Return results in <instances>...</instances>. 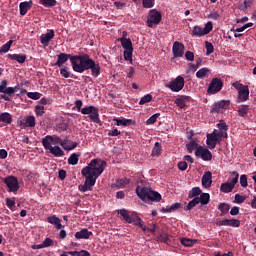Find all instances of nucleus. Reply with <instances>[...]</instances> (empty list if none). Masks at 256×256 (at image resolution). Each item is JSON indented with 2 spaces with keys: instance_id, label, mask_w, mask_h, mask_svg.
Wrapping results in <instances>:
<instances>
[{
  "instance_id": "obj_1",
  "label": "nucleus",
  "mask_w": 256,
  "mask_h": 256,
  "mask_svg": "<svg viewBox=\"0 0 256 256\" xmlns=\"http://www.w3.org/2000/svg\"><path fill=\"white\" fill-rule=\"evenodd\" d=\"M68 60L70 61L72 70L74 72L81 74L90 70L91 75L94 78H98V76L101 74L100 64L91 59L88 54L73 56L72 54L68 53H59L57 56V61L55 62V66L63 67V65L68 62Z\"/></svg>"
},
{
  "instance_id": "obj_2",
  "label": "nucleus",
  "mask_w": 256,
  "mask_h": 256,
  "mask_svg": "<svg viewBox=\"0 0 256 256\" xmlns=\"http://www.w3.org/2000/svg\"><path fill=\"white\" fill-rule=\"evenodd\" d=\"M83 105V102L81 100L75 101V107L77 108L78 112H81L83 115H89V119L91 122L100 124V114H99V108L95 106H86L84 108H81Z\"/></svg>"
},
{
  "instance_id": "obj_3",
  "label": "nucleus",
  "mask_w": 256,
  "mask_h": 256,
  "mask_svg": "<svg viewBox=\"0 0 256 256\" xmlns=\"http://www.w3.org/2000/svg\"><path fill=\"white\" fill-rule=\"evenodd\" d=\"M118 215H120L127 224H133L134 226H138L141 228L143 232H146V227L143 224V221L136 212H129L126 210V208H122L121 210H118Z\"/></svg>"
},
{
  "instance_id": "obj_4",
  "label": "nucleus",
  "mask_w": 256,
  "mask_h": 256,
  "mask_svg": "<svg viewBox=\"0 0 256 256\" xmlns=\"http://www.w3.org/2000/svg\"><path fill=\"white\" fill-rule=\"evenodd\" d=\"M135 191L142 201L150 200L152 202H160L162 200V196L159 194V192L153 191L150 188H141L140 186H137Z\"/></svg>"
},
{
  "instance_id": "obj_5",
  "label": "nucleus",
  "mask_w": 256,
  "mask_h": 256,
  "mask_svg": "<svg viewBox=\"0 0 256 256\" xmlns=\"http://www.w3.org/2000/svg\"><path fill=\"white\" fill-rule=\"evenodd\" d=\"M232 87L238 91V97L236 99L237 104L245 103L250 98V89L248 85H243L239 82L232 83Z\"/></svg>"
},
{
  "instance_id": "obj_6",
  "label": "nucleus",
  "mask_w": 256,
  "mask_h": 256,
  "mask_svg": "<svg viewBox=\"0 0 256 256\" xmlns=\"http://www.w3.org/2000/svg\"><path fill=\"white\" fill-rule=\"evenodd\" d=\"M106 167L107 162L99 158L90 160L89 164L86 166V168H88L90 172H93L96 177H100Z\"/></svg>"
},
{
  "instance_id": "obj_7",
  "label": "nucleus",
  "mask_w": 256,
  "mask_h": 256,
  "mask_svg": "<svg viewBox=\"0 0 256 256\" xmlns=\"http://www.w3.org/2000/svg\"><path fill=\"white\" fill-rule=\"evenodd\" d=\"M213 30V22L208 21L204 28H201L200 26H195L192 30L193 37L201 38L204 37V35H208Z\"/></svg>"
},
{
  "instance_id": "obj_8",
  "label": "nucleus",
  "mask_w": 256,
  "mask_h": 256,
  "mask_svg": "<svg viewBox=\"0 0 256 256\" xmlns=\"http://www.w3.org/2000/svg\"><path fill=\"white\" fill-rule=\"evenodd\" d=\"M162 21V14L161 12L157 11L156 9L149 10V16L147 19V26L150 29H153L154 25H159Z\"/></svg>"
},
{
  "instance_id": "obj_9",
  "label": "nucleus",
  "mask_w": 256,
  "mask_h": 256,
  "mask_svg": "<svg viewBox=\"0 0 256 256\" xmlns=\"http://www.w3.org/2000/svg\"><path fill=\"white\" fill-rule=\"evenodd\" d=\"M223 89V81L221 78L215 77L212 78L207 92L209 93V95H215V93L220 92Z\"/></svg>"
},
{
  "instance_id": "obj_10",
  "label": "nucleus",
  "mask_w": 256,
  "mask_h": 256,
  "mask_svg": "<svg viewBox=\"0 0 256 256\" xmlns=\"http://www.w3.org/2000/svg\"><path fill=\"white\" fill-rule=\"evenodd\" d=\"M81 173L82 176L85 178L86 185L89 186L92 190V187L95 186L98 176H96L93 172L89 170V168L86 167L82 169Z\"/></svg>"
},
{
  "instance_id": "obj_11",
  "label": "nucleus",
  "mask_w": 256,
  "mask_h": 256,
  "mask_svg": "<svg viewBox=\"0 0 256 256\" xmlns=\"http://www.w3.org/2000/svg\"><path fill=\"white\" fill-rule=\"evenodd\" d=\"M185 86V79L182 76L176 77L174 81L170 82L166 85L167 88H169L173 92H179L181 91Z\"/></svg>"
},
{
  "instance_id": "obj_12",
  "label": "nucleus",
  "mask_w": 256,
  "mask_h": 256,
  "mask_svg": "<svg viewBox=\"0 0 256 256\" xmlns=\"http://www.w3.org/2000/svg\"><path fill=\"white\" fill-rule=\"evenodd\" d=\"M4 183L6 184L8 191L12 193H17L18 189L20 188L16 176L13 175L7 176L4 179Z\"/></svg>"
},
{
  "instance_id": "obj_13",
  "label": "nucleus",
  "mask_w": 256,
  "mask_h": 256,
  "mask_svg": "<svg viewBox=\"0 0 256 256\" xmlns=\"http://www.w3.org/2000/svg\"><path fill=\"white\" fill-rule=\"evenodd\" d=\"M195 155L196 157H200L203 161H211L213 159L212 152L202 146L196 148Z\"/></svg>"
},
{
  "instance_id": "obj_14",
  "label": "nucleus",
  "mask_w": 256,
  "mask_h": 256,
  "mask_svg": "<svg viewBox=\"0 0 256 256\" xmlns=\"http://www.w3.org/2000/svg\"><path fill=\"white\" fill-rule=\"evenodd\" d=\"M43 147H49L53 145H58L61 143V138L57 135H47L41 141Z\"/></svg>"
},
{
  "instance_id": "obj_15",
  "label": "nucleus",
  "mask_w": 256,
  "mask_h": 256,
  "mask_svg": "<svg viewBox=\"0 0 256 256\" xmlns=\"http://www.w3.org/2000/svg\"><path fill=\"white\" fill-rule=\"evenodd\" d=\"M216 225L218 227L229 226V227L238 228L240 227L241 222L240 220H237V219H224V220L217 219Z\"/></svg>"
},
{
  "instance_id": "obj_16",
  "label": "nucleus",
  "mask_w": 256,
  "mask_h": 256,
  "mask_svg": "<svg viewBox=\"0 0 256 256\" xmlns=\"http://www.w3.org/2000/svg\"><path fill=\"white\" fill-rule=\"evenodd\" d=\"M55 32L53 29H49L46 34H42L40 36V43L44 47H48L50 45V42L54 39Z\"/></svg>"
},
{
  "instance_id": "obj_17",
  "label": "nucleus",
  "mask_w": 256,
  "mask_h": 256,
  "mask_svg": "<svg viewBox=\"0 0 256 256\" xmlns=\"http://www.w3.org/2000/svg\"><path fill=\"white\" fill-rule=\"evenodd\" d=\"M184 51H185V45L183 43L176 41L173 44L172 52H173L174 57H176V58L183 57Z\"/></svg>"
},
{
  "instance_id": "obj_18",
  "label": "nucleus",
  "mask_w": 256,
  "mask_h": 256,
  "mask_svg": "<svg viewBox=\"0 0 256 256\" xmlns=\"http://www.w3.org/2000/svg\"><path fill=\"white\" fill-rule=\"evenodd\" d=\"M207 139H206V144L210 149H214L216 147L217 144H221V141L223 139H219L217 136L212 135L211 133H208L206 135Z\"/></svg>"
},
{
  "instance_id": "obj_19",
  "label": "nucleus",
  "mask_w": 256,
  "mask_h": 256,
  "mask_svg": "<svg viewBox=\"0 0 256 256\" xmlns=\"http://www.w3.org/2000/svg\"><path fill=\"white\" fill-rule=\"evenodd\" d=\"M8 86V81L7 79H3L2 82L0 83V92L4 93L0 95L1 99H4L6 101H11V99L9 98V87Z\"/></svg>"
},
{
  "instance_id": "obj_20",
  "label": "nucleus",
  "mask_w": 256,
  "mask_h": 256,
  "mask_svg": "<svg viewBox=\"0 0 256 256\" xmlns=\"http://www.w3.org/2000/svg\"><path fill=\"white\" fill-rule=\"evenodd\" d=\"M230 106V101L229 100H222L211 108V113H219L221 112V109H227Z\"/></svg>"
},
{
  "instance_id": "obj_21",
  "label": "nucleus",
  "mask_w": 256,
  "mask_h": 256,
  "mask_svg": "<svg viewBox=\"0 0 256 256\" xmlns=\"http://www.w3.org/2000/svg\"><path fill=\"white\" fill-rule=\"evenodd\" d=\"M93 235L92 231H89L87 228L77 231L75 237L77 240H88L90 236Z\"/></svg>"
},
{
  "instance_id": "obj_22",
  "label": "nucleus",
  "mask_w": 256,
  "mask_h": 256,
  "mask_svg": "<svg viewBox=\"0 0 256 256\" xmlns=\"http://www.w3.org/2000/svg\"><path fill=\"white\" fill-rule=\"evenodd\" d=\"M212 172H205L202 177V186L204 188H210L212 186Z\"/></svg>"
},
{
  "instance_id": "obj_23",
  "label": "nucleus",
  "mask_w": 256,
  "mask_h": 256,
  "mask_svg": "<svg viewBox=\"0 0 256 256\" xmlns=\"http://www.w3.org/2000/svg\"><path fill=\"white\" fill-rule=\"evenodd\" d=\"M47 221L49 224L53 225L57 230L63 228L61 220L57 215L48 216Z\"/></svg>"
},
{
  "instance_id": "obj_24",
  "label": "nucleus",
  "mask_w": 256,
  "mask_h": 256,
  "mask_svg": "<svg viewBox=\"0 0 256 256\" xmlns=\"http://www.w3.org/2000/svg\"><path fill=\"white\" fill-rule=\"evenodd\" d=\"M33 2L30 1H25L20 3V15L25 16L28 11L32 8Z\"/></svg>"
},
{
  "instance_id": "obj_25",
  "label": "nucleus",
  "mask_w": 256,
  "mask_h": 256,
  "mask_svg": "<svg viewBox=\"0 0 256 256\" xmlns=\"http://www.w3.org/2000/svg\"><path fill=\"white\" fill-rule=\"evenodd\" d=\"M217 128L220 132L223 133L222 137L223 138H228V129H229V126L227 125L226 121L221 119L219 120V123L217 124Z\"/></svg>"
},
{
  "instance_id": "obj_26",
  "label": "nucleus",
  "mask_w": 256,
  "mask_h": 256,
  "mask_svg": "<svg viewBox=\"0 0 256 256\" xmlns=\"http://www.w3.org/2000/svg\"><path fill=\"white\" fill-rule=\"evenodd\" d=\"M191 100V96H187V95H182L179 98H177L175 100V104L176 106H178L179 108H185L187 106V101Z\"/></svg>"
},
{
  "instance_id": "obj_27",
  "label": "nucleus",
  "mask_w": 256,
  "mask_h": 256,
  "mask_svg": "<svg viewBox=\"0 0 256 256\" xmlns=\"http://www.w3.org/2000/svg\"><path fill=\"white\" fill-rule=\"evenodd\" d=\"M44 148L48 149L49 153H51L55 157H62L65 155V152L59 146H55V147L49 146Z\"/></svg>"
},
{
  "instance_id": "obj_28",
  "label": "nucleus",
  "mask_w": 256,
  "mask_h": 256,
  "mask_svg": "<svg viewBox=\"0 0 256 256\" xmlns=\"http://www.w3.org/2000/svg\"><path fill=\"white\" fill-rule=\"evenodd\" d=\"M8 58L12 61H16L19 64H24L26 62V54H8Z\"/></svg>"
},
{
  "instance_id": "obj_29",
  "label": "nucleus",
  "mask_w": 256,
  "mask_h": 256,
  "mask_svg": "<svg viewBox=\"0 0 256 256\" xmlns=\"http://www.w3.org/2000/svg\"><path fill=\"white\" fill-rule=\"evenodd\" d=\"M250 106H249V104H242V106L238 109V115L240 116V117H247L248 116V114H249V111H250Z\"/></svg>"
},
{
  "instance_id": "obj_30",
  "label": "nucleus",
  "mask_w": 256,
  "mask_h": 256,
  "mask_svg": "<svg viewBox=\"0 0 256 256\" xmlns=\"http://www.w3.org/2000/svg\"><path fill=\"white\" fill-rule=\"evenodd\" d=\"M13 121L12 115L9 112H1L0 114V122L5 124H11Z\"/></svg>"
},
{
  "instance_id": "obj_31",
  "label": "nucleus",
  "mask_w": 256,
  "mask_h": 256,
  "mask_svg": "<svg viewBox=\"0 0 256 256\" xmlns=\"http://www.w3.org/2000/svg\"><path fill=\"white\" fill-rule=\"evenodd\" d=\"M121 46L125 50H129L133 48L131 38H120Z\"/></svg>"
},
{
  "instance_id": "obj_32",
  "label": "nucleus",
  "mask_w": 256,
  "mask_h": 256,
  "mask_svg": "<svg viewBox=\"0 0 256 256\" xmlns=\"http://www.w3.org/2000/svg\"><path fill=\"white\" fill-rule=\"evenodd\" d=\"M171 237L170 235L166 234L165 231H162L159 236H158V241L165 243V244H170L171 243Z\"/></svg>"
},
{
  "instance_id": "obj_33",
  "label": "nucleus",
  "mask_w": 256,
  "mask_h": 256,
  "mask_svg": "<svg viewBox=\"0 0 256 256\" xmlns=\"http://www.w3.org/2000/svg\"><path fill=\"white\" fill-rule=\"evenodd\" d=\"M210 202V195L207 192L200 193V197H198V203H201L202 205H208Z\"/></svg>"
},
{
  "instance_id": "obj_34",
  "label": "nucleus",
  "mask_w": 256,
  "mask_h": 256,
  "mask_svg": "<svg viewBox=\"0 0 256 256\" xmlns=\"http://www.w3.org/2000/svg\"><path fill=\"white\" fill-rule=\"evenodd\" d=\"M128 184V179H118L115 183L112 184V188H124Z\"/></svg>"
},
{
  "instance_id": "obj_35",
  "label": "nucleus",
  "mask_w": 256,
  "mask_h": 256,
  "mask_svg": "<svg viewBox=\"0 0 256 256\" xmlns=\"http://www.w3.org/2000/svg\"><path fill=\"white\" fill-rule=\"evenodd\" d=\"M218 210L221 212L220 216L223 217L224 215H226L229 212L230 206L227 203H220L218 205Z\"/></svg>"
},
{
  "instance_id": "obj_36",
  "label": "nucleus",
  "mask_w": 256,
  "mask_h": 256,
  "mask_svg": "<svg viewBox=\"0 0 256 256\" xmlns=\"http://www.w3.org/2000/svg\"><path fill=\"white\" fill-rule=\"evenodd\" d=\"M80 157H81V154H76V152H74L72 155L69 156V159H68L69 165H77L79 163Z\"/></svg>"
},
{
  "instance_id": "obj_37",
  "label": "nucleus",
  "mask_w": 256,
  "mask_h": 256,
  "mask_svg": "<svg viewBox=\"0 0 256 256\" xmlns=\"http://www.w3.org/2000/svg\"><path fill=\"white\" fill-rule=\"evenodd\" d=\"M179 208H181V204L176 203V204L171 205L170 207H166V208L162 207L161 211H162V213H170V212L178 210Z\"/></svg>"
},
{
  "instance_id": "obj_38",
  "label": "nucleus",
  "mask_w": 256,
  "mask_h": 256,
  "mask_svg": "<svg viewBox=\"0 0 256 256\" xmlns=\"http://www.w3.org/2000/svg\"><path fill=\"white\" fill-rule=\"evenodd\" d=\"M220 191L222 193H231L233 191V186H231L230 182L222 183L220 186Z\"/></svg>"
},
{
  "instance_id": "obj_39",
  "label": "nucleus",
  "mask_w": 256,
  "mask_h": 256,
  "mask_svg": "<svg viewBox=\"0 0 256 256\" xmlns=\"http://www.w3.org/2000/svg\"><path fill=\"white\" fill-rule=\"evenodd\" d=\"M40 5L46 7V8H53L57 5L56 0H39Z\"/></svg>"
},
{
  "instance_id": "obj_40",
  "label": "nucleus",
  "mask_w": 256,
  "mask_h": 256,
  "mask_svg": "<svg viewBox=\"0 0 256 256\" xmlns=\"http://www.w3.org/2000/svg\"><path fill=\"white\" fill-rule=\"evenodd\" d=\"M197 242L196 239H187V238H182L181 239V243L184 247H188V248H191V247H194V244Z\"/></svg>"
},
{
  "instance_id": "obj_41",
  "label": "nucleus",
  "mask_w": 256,
  "mask_h": 256,
  "mask_svg": "<svg viewBox=\"0 0 256 256\" xmlns=\"http://www.w3.org/2000/svg\"><path fill=\"white\" fill-rule=\"evenodd\" d=\"M209 73V68H201L198 71H196V78L197 79H203L205 76Z\"/></svg>"
},
{
  "instance_id": "obj_42",
  "label": "nucleus",
  "mask_w": 256,
  "mask_h": 256,
  "mask_svg": "<svg viewBox=\"0 0 256 256\" xmlns=\"http://www.w3.org/2000/svg\"><path fill=\"white\" fill-rule=\"evenodd\" d=\"M199 204V197H195L192 200H190L189 204L184 208L186 211L192 210L196 205Z\"/></svg>"
},
{
  "instance_id": "obj_43",
  "label": "nucleus",
  "mask_w": 256,
  "mask_h": 256,
  "mask_svg": "<svg viewBox=\"0 0 256 256\" xmlns=\"http://www.w3.org/2000/svg\"><path fill=\"white\" fill-rule=\"evenodd\" d=\"M60 74H61L62 77L65 78V79L70 78V76H71L70 68L67 67V66H62V67L60 68Z\"/></svg>"
},
{
  "instance_id": "obj_44",
  "label": "nucleus",
  "mask_w": 256,
  "mask_h": 256,
  "mask_svg": "<svg viewBox=\"0 0 256 256\" xmlns=\"http://www.w3.org/2000/svg\"><path fill=\"white\" fill-rule=\"evenodd\" d=\"M12 44H13V41L10 40L6 44L2 45L0 48V54H7L8 51L10 50Z\"/></svg>"
},
{
  "instance_id": "obj_45",
  "label": "nucleus",
  "mask_w": 256,
  "mask_h": 256,
  "mask_svg": "<svg viewBox=\"0 0 256 256\" xmlns=\"http://www.w3.org/2000/svg\"><path fill=\"white\" fill-rule=\"evenodd\" d=\"M26 127L34 128L36 125V118L34 116L26 117Z\"/></svg>"
},
{
  "instance_id": "obj_46",
  "label": "nucleus",
  "mask_w": 256,
  "mask_h": 256,
  "mask_svg": "<svg viewBox=\"0 0 256 256\" xmlns=\"http://www.w3.org/2000/svg\"><path fill=\"white\" fill-rule=\"evenodd\" d=\"M133 48H130V49H126L124 51V58H125V61H129V62H133V59H132V56H133Z\"/></svg>"
},
{
  "instance_id": "obj_47",
  "label": "nucleus",
  "mask_w": 256,
  "mask_h": 256,
  "mask_svg": "<svg viewBox=\"0 0 256 256\" xmlns=\"http://www.w3.org/2000/svg\"><path fill=\"white\" fill-rule=\"evenodd\" d=\"M205 48H206V55L207 56L213 54L214 51H215L214 45L209 41L205 42Z\"/></svg>"
},
{
  "instance_id": "obj_48",
  "label": "nucleus",
  "mask_w": 256,
  "mask_h": 256,
  "mask_svg": "<svg viewBox=\"0 0 256 256\" xmlns=\"http://www.w3.org/2000/svg\"><path fill=\"white\" fill-rule=\"evenodd\" d=\"M186 147H187V151H188L189 153H193L195 148H196V150H197V148H198V143H197L196 141L192 140V141H190V143H188V144L186 145Z\"/></svg>"
},
{
  "instance_id": "obj_49",
  "label": "nucleus",
  "mask_w": 256,
  "mask_h": 256,
  "mask_svg": "<svg viewBox=\"0 0 256 256\" xmlns=\"http://www.w3.org/2000/svg\"><path fill=\"white\" fill-rule=\"evenodd\" d=\"M152 99L153 97L151 94H146L140 99L139 105H145L147 103H150Z\"/></svg>"
},
{
  "instance_id": "obj_50",
  "label": "nucleus",
  "mask_w": 256,
  "mask_h": 256,
  "mask_svg": "<svg viewBox=\"0 0 256 256\" xmlns=\"http://www.w3.org/2000/svg\"><path fill=\"white\" fill-rule=\"evenodd\" d=\"M232 175H233V178L230 180L229 184H231L232 188L234 189L239 180V173L232 172Z\"/></svg>"
},
{
  "instance_id": "obj_51",
  "label": "nucleus",
  "mask_w": 256,
  "mask_h": 256,
  "mask_svg": "<svg viewBox=\"0 0 256 256\" xmlns=\"http://www.w3.org/2000/svg\"><path fill=\"white\" fill-rule=\"evenodd\" d=\"M161 154V146L159 142H156L154 144L153 150H152V155L153 156H159Z\"/></svg>"
},
{
  "instance_id": "obj_52",
  "label": "nucleus",
  "mask_w": 256,
  "mask_h": 256,
  "mask_svg": "<svg viewBox=\"0 0 256 256\" xmlns=\"http://www.w3.org/2000/svg\"><path fill=\"white\" fill-rule=\"evenodd\" d=\"M155 5V0H142V6L146 9H151Z\"/></svg>"
},
{
  "instance_id": "obj_53",
  "label": "nucleus",
  "mask_w": 256,
  "mask_h": 256,
  "mask_svg": "<svg viewBox=\"0 0 256 256\" xmlns=\"http://www.w3.org/2000/svg\"><path fill=\"white\" fill-rule=\"evenodd\" d=\"M201 193H202L201 188H199V187H194V188L191 189L190 194H189V197H190V198H191V197H196V196L201 195Z\"/></svg>"
},
{
  "instance_id": "obj_54",
  "label": "nucleus",
  "mask_w": 256,
  "mask_h": 256,
  "mask_svg": "<svg viewBox=\"0 0 256 256\" xmlns=\"http://www.w3.org/2000/svg\"><path fill=\"white\" fill-rule=\"evenodd\" d=\"M27 97L33 100H39L41 97V93L39 92H27Z\"/></svg>"
},
{
  "instance_id": "obj_55",
  "label": "nucleus",
  "mask_w": 256,
  "mask_h": 256,
  "mask_svg": "<svg viewBox=\"0 0 256 256\" xmlns=\"http://www.w3.org/2000/svg\"><path fill=\"white\" fill-rule=\"evenodd\" d=\"M35 114L37 116H43L45 114V107L40 105L35 106Z\"/></svg>"
},
{
  "instance_id": "obj_56",
  "label": "nucleus",
  "mask_w": 256,
  "mask_h": 256,
  "mask_svg": "<svg viewBox=\"0 0 256 256\" xmlns=\"http://www.w3.org/2000/svg\"><path fill=\"white\" fill-rule=\"evenodd\" d=\"M159 116H160L159 112L152 115L150 118L147 119V122H146L147 125L156 123Z\"/></svg>"
},
{
  "instance_id": "obj_57",
  "label": "nucleus",
  "mask_w": 256,
  "mask_h": 256,
  "mask_svg": "<svg viewBox=\"0 0 256 256\" xmlns=\"http://www.w3.org/2000/svg\"><path fill=\"white\" fill-rule=\"evenodd\" d=\"M240 185H241V187H244V188H246L248 186L247 175L243 174L240 176Z\"/></svg>"
},
{
  "instance_id": "obj_58",
  "label": "nucleus",
  "mask_w": 256,
  "mask_h": 256,
  "mask_svg": "<svg viewBox=\"0 0 256 256\" xmlns=\"http://www.w3.org/2000/svg\"><path fill=\"white\" fill-rule=\"evenodd\" d=\"M42 243L44 248L53 247V244H54L53 239L51 238H45Z\"/></svg>"
},
{
  "instance_id": "obj_59",
  "label": "nucleus",
  "mask_w": 256,
  "mask_h": 256,
  "mask_svg": "<svg viewBox=\"0 0 256 256\" xmlns=\"http://www.w3.org/2000/svg\"><path fill=\"white\" fill-rule=\"evenodd\" d=\"M18 90H20V86L19 85H16L14 87H8V96H12L14 95V93H16Z\"/></svg>"
},
{
  "instance_id": "obj_60",
  "label": "nucleus",
  "mask_w": 256,
  "mask_h": 256,
  "mask_svg": "<svg viewBox=\"0 0 256 256\" xmlns=\"http://www.w3.org/2000/svg\"><path fill=\"white\" fill-rule=\"evenodd\" d=\"M177 167H178L179 170L185 171V170H187L188 164H187L186 160H184L182 162H179L177 164Z\"/></svg>"
},
{
  "instance_id": "obj_61",
  "label": "nucleus",
  "mask_w": 256,
  "mask_h": 256,
  "mask_svg": "<svg viewBox=\"0 0 256 256\" xmlns=\"http://www.w3.org/2000/svg\"><path fill=\"white\" fill-rule=\"evenodd\" d=\"M240 213V208L238 206H233L230 211L231 216H237Z\"/></svg>"
},
{
  "instance_id": "obj_62",
  "label": "nucleus",
  "mask_w": 256,
  "mask_h": 256,
  "mask_svg": "<svg viewBox=\"0 0 256 256\" xmlns=\"http://www.w3.org/2000/svg\"><path fill=\"white\" fill-rule=\"evenodd\" d=\"M119 135H121V132L117 128H113L112 131L108 132L109 137H117Z\"/></svg>"
},
{
  "instance_id": "obj_63",
  "label": "nucleus",
  "mask_w": 256,
  "mask_h": 256,
  "mask_svg": "<svg viewBox=\"0 0 256 256\" xmlns=\"http://www.w3.org/2000/svg\"><path fill=\"white\" fill-rule=\"evenodd\" d=\"M244 201H245L244 196H241L239 194L235 195V200H234L235 203L242 204Z\"/></svg>"
},
{
  "instance_id": "obj_64",
  "label": "nucleus",
  "mask_w": 256,
  "mask_h": 256,
  "mask_svg": "<svg viewBox=\"0 0 256 256\" xmlns=\"http://www.w3.org/2000/svg\"><path fill=\"white\" fill-rule=\"evenodd\" d=\"M185 58L187 61L193 62L194 61V54L191 51H187L185 53Z\"/></svg>"
}]
</instances>
